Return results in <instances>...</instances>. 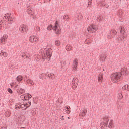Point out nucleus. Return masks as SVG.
I'll return each mask as SVG.
<instances>
[{
  "label": "nucleus",
  "mask_w": 129,
  "mask_h": 129,
  "mask_svg": "<svg viewBox=\"0 0 129 129\" xmlns=\"http://www.w3.org/2000/svg\"><path fill=\"white\" fill-rule=\"evenodd\" d=\"M1 129H4V127H1Z\"/></svg>",
  "instance_id": "nucleus-56"
},
{
  "label": "nucleus",
  "mask_w": 129,
  "mask_h": 129,
  "mask_svg": "<svg viewBox=\"0 0 129 129\" xmlns=\"http://www.w3.org/2000/svg\"><path fill=\"white\" fill-rule=\"evenodd\" d=\"M22 27H23V29H25V32H27V31H28V26H26L23 24L22 25Z\"/></svg>",
  "instance_id": "nucleus-31"
},
{
  "label": "nucleus",
  "mask_w": 129,
  "mask_h": 129,
  "mask_svg": "<svg viewBox=\"0 0 129 129\" xmlns=\"http://www.w3.org/2000/svg\"><path fill=\"white\" fill-rule=\"evenodd\" d=\"M47 30L48 31H51V30H53V25L50 24L47 27Z\"/></svg>",
  "instance_id": "nucleus-23"
},
{
  "label": "nucleus",
  "mask_w": 129,
  "mask_h": 129,
  "mask_svg": "<svg viewBox=\"0 0 129 129\" xmlns=\"http://www.w3.org/2000/svg\"><path fill=\"white\" fill-rule=\"evenodd\" d=\"M122 73L116 72L111 75V80L113 83H117L118 81L122 79Z\"/></svg>",
  "instance_id": "nucleus-1"
},
{
  "label": "nucleus",
  "mask_w": 129,
  "mask_h": 129,
  "mask_svg": "<svg viewBox=\"0 0 129 129\" xmlns=\"http://www.w3.org/2000/svg\"><path fill=\"white\" fill-rule=\"evenodd\" d=\"M98 22H99L100 23V22H102V18H99V17L98 18Z\"/></svg>",
  "instance_id": "nucleus-45"
},
{
  "label": "nucleus",
  "mask_w": 129,
  "mask_h": 129,
  "mask_svg": "<svg viewBox=\"0 0 129 129\" xmlns=\"http://www.w3.org/2000/svg\"><path fill=\"white\" fill-rule=\"evenodd\" d=\"M122 89H123V90H128V91H129V85L128 84L125 85L123 87H122Z\"/></svg>",
  "instance_id": "nucleus-20"
},
{
  "label": "nucleus",
  "mask_w": 129,
  "mask_h": 129,
  "mask_svg": "<svg viewBox=\"0 0 129 129\" xmlns=\"http://www.w3.org/2000/svg\"><path fill=\"white\" fill-rule=\"evenodd\" d=\"M15 109H20L21 108V103H16L15 106Z\"/></svg>",
  "instance_id": "nucleus-19"
},
{
  "label": "nucleus",
  "mask_w": 129,
  "mask_h": 129,
  "mask_svg": "<svg viewBox=\"0 0 129 129\" xmlns=\"http://www.w3.org/2000/svg\"><path fill=\"white\" fill-rule=\"evenodd\" d=\"M23 95H24L25 99H31V98H32V95L29 93L25 94Z\"/></svg>",
  "instance_id": "nucleus-12"
},
{
  "label": "nucleus",
  "mask_w": 129,
  "mask_h": 129,
  "mask_svg": "<svg viewBox=\"0 0 129 129\" xmlns=\"http://www.w3.org/2000/svg\"><path fill=\"white\" fill-rule=\"evenodd\" d=\"M23 101H24L25 104L26 105V107L24 108V110H26L28 107H30V106H31L32 103L30 101V99H25Z\"/></svg>",
  "instance_id": "nucleus-6"
},
{
  "label": "nucleus",
  "mask_w": 129,
  "mask_h": 129,
  "mask_svg": "<svg viewBox=\"0 0 129 129\" xmlns=\"http://www.w3.org/2000/svg\"><path fill=\"white\" fill-rule=\"evenodd\" d=\"M42 59H43V60H43V62H44V61H45V60H47V61H48V57H45V56H43V57H42Z\"/></svg>",
  "instance_id": "nucleus-43"
},
{
  "label": "nucleus",
  "mask_w": 129,
  "mask_h": 129,
  "mask_svg": "<svg viewBox=\"0 0 129 129\" xmlns=\"http://www.w3.org/2000/svg\"><path fill=\"white\" fill-rule=\"evenodd\" d=\"M68 119H70V118L69 117H68Z\"/></svg>",
  "instance_id": "nucleus-57"
},
{
  "label": "nucleus",
  "mask_w": 129,
  "mask_h": 129,
  "mask_svg": "<svg viewBox=\"0 0 129 129\" xmlns=\"http://www.w3.org/2000/svg\"><path fill=\"white\" fill-rule=\"evenodd\" d=\"M61 120H65V118H64V116H62Z\"/></svg>",
  "instance_id": "nucleus-51"
},
{
  "label": "nucleus",
  "mask_w": 129,
  "mask_h": 129,
  "mask_svg": "<svg viewBox=\"0 0 129 129\" xmlns=\"http://www.w3.org/2000/svg\"><path fill=\"white\" fill-rule=\"evenodd\" d=\"M25 92V89H22L21 90V91H20V94H23V93H24Z\"/></svg>",
  "instance_id": "nucleus-44"
},
{
  "label": "nucleus",
  "mask_w": 129,
  "mask_h": 129,
  "mask_svg": "<svg viewBox=\"0 0 129 129\" xmlns=\"http://www.w3.org/2000/svg\"><path fill=\"white\" fill-rule=\"evenodd\" d=\"M52 30L55 32L56 35H61V29H59V22L56 20L54 26L52 27Z\"/></svg>",
  "instance_id": "nucleus-2"
},
{
  "label": "nucleus",
  "mask_w": 129,
  "mask_h": 129,
  "mask_svg": "<svg viewBox=\"0 0 129 129\" xmlns=\"http://www.w3.org/2000/svg\"><path fill=\"white\" fill-rule=\"evenodd\" d=\"M123 73L124 74H125V75H126L127 76L129 75V72L127 70H124Z\"/></svg>",
  "instance_id": "nucleus-33"
},
{
  "label": "nucleus",
  "mask_w": 129,
  "mask_h": 129,
  "mask_svg": "<svg viewBox=\"0 0 129 129\" xmlns=\"http://www.w3.org/2000/svg\"><path fill=\"white\" fill-rule=\"evenodd\" d=\"M7 19H8V22H10L11 20L12 19V18H11L10 17L7 16Z\"/></svg>",
  "instance_id": "nucleus-46"
},
{
  "label": "nucleus",
  "mask_w": 129,
  "mask_h": 129,
  "mask_svg": "<svg viewBox=\"0 0 129 129\" xmlns=\"http://www.w3.org/2000/svg\"><path fill=\"white\" fill-rule=\"evenodd\" d=\"M16 91H17V92H18V93L20 92V93H21V91L19 89H17Z\"/></svg>",
  "instance_id": "nucleus-49"
},
{
  "label": "nucleus",
  "mask_w": 129,
  "mask_h": 129,
  "mask_svg": "<svg viewBox=\"0 0 129 129\" xmlns=\"http://www.w3.org/2000/svg\"><path fill=\"white\" fill-rule=\"evenodd\" d=\"M15 87L16 88H19V90L21 91L23 89L22 88H20V85H16V86H15Z\"/></svg>",
  "instance_id": "nucleus-41"
},
{
  "label": "nucleus",
  "mask_w": 129,
  "mask_h": 129,
  "mask_svg": "<svg viewBox=\"0 0 129 129\" xmlns=\"http://www.w3.org/2000/svg\"><path fill=\"white\" fill-rule=\"evenodd\" d=\"M87 31L90 33H93V32H96V31H97V27H96V25H91L88 26Z\"/></svg>",
  "instance_id": "nucleus-4"
},
{
  "label": "nucleus",
  "mask_w": 129,
  "mask_h": 129,
  "mask_svg": "<svg viewBox=\"0 0 129 129\" xmlns=\"http://www.w3.org/2000/svg\"><path fill=\"white\" fill-rule=\"evenodd\" d=\"M28 55H27V54H26V55H25V58H26V59H28Z\"/></svg>",
  "instance_id": "nucleus-52"
},
{
  "label": "nucleus",
  "mask_w": 129,
  "mask_h": 129,
  "mask_svg": "<svg viewBox=\"0 0 129 129\" xmlns=\"http://www.w3.org/2000/svg\"><path fill=\"white\" fill-rule=\"evenodd\" d=\"M98 80L99 82H102L103 80V74L102 73L99 74L98 77Z\"/></svg>",
  "instance_id": "nucleus-11"
},
{
  "label": "nucleus",
  "mask_w": 129,
  "mask_h": 129,
  "mask_svg": "<svg viewBox=\"0 0 129 129\" xmlns=\"http://www.w3.org/2000/svg\"><path fill=\"white\" fill-rule=\"evenodd\" d=\"M35 36H30L29 38V41L31 43H34L35 40Z\"/></svg>",
  "instance_id": "nucleus-22"
},
{
  "label": "nucleus",
  "mask_w": 129,
  "mask_h": 129,
  "mask_svg": "<svg viewBox=\"0 0 129 129\" xmlns=\"http://www.w3.org/2000/svg\"><path fill=\"white\" fill-rule=\"evenodd\" d=\"M20 98L21 99V100H23V101H24V100H25L26 99L25 98V96H24V95H22L20 96Z\"/></svg>",
  "instance_id": "nucleus-38"
},
{
  "label": "nucleus",
  "mask_w": 129,
  "mask_h": 129,
  "mask_svg": "<svg viewBox=\"0 0 129 129\" xmlns=\"http://www.w3.org/2000/svg\"><path fill=\"white\" fill-rule=\"evenodd\" d=\"M17 35H18V36H20V33H17Z\"/></svg>",
  "instance_id": "nucleus-55"
},
{
  "label": "nucleus",
  "mask_w": 129,
  "mask_h": 129,
  "mask_svg": "<svg viewBox=\"0 0 129 129\" xmlns=\"http://www.w3.org/2000/svg\"><path fill=\"white\" fill-rule=\"evenodd\" d=\"M3 129H7V127H5Z\"/></svg>",
  "instance_id": "nucleus-58"
},
{
  "label": "nucleus",
  "mask_w": 129,
  "mask_h": 129,
  "mask_svg": "<svg viewBox=\"0 0 129 129\" xmlns=\"http://www.w3.org/2000/svg\"><path fill=\"white\" fill-rule=\"evenodd\" d=\"M120 34H122V35H124V33H125V29L124 27L120 26Z\"/></svg>",
  "instance_id": "nucleus-14"
},
{
  "label": "nucleus",
  "mask_w": 129,
  "mask_h": 129,
  "mask_svg": "<svg viewBox=\"0 0 129 129\" xmlns=\"http://www.w3.org/2000/svg\"><path fill=\"white\" fill-rule=\"evenodd\" d=\"M26 82L30 86H31V85H34V82H33V80H32L31 79H28V80H26Z\"/></svg>",
  "instance_id": "nucleus-16"
},
{
  "label": "nucleus",
  "mask_w": 129,
  "mask_h": 129,
  "mask_svg": "<svg viewBox=\"0 0 129 129\" xmlns=\"http://www.w3.org/2000/svg\"><path fill=\"white\" fill-rule=\"evenodd\" d=\"M16 80L18 82L22 81L23 80V76L19 75L16 77Z\"/></svg>",
  "instance_id": "nucleus-18"
},
{
  "label": "nucleus",
  "mask_w": 129,
  "mask_h": 129,
  "mask_svg": "<svg viewBox=\"0 0 129 129\" xmlns=\"http://www.w3.org/2000/svg\"><path fill=\"white\" fill-rule=\"evenodd\" d=\"M66 49L67 51H71V46H67L66 47Z\"/></svg>",
  "instance_id": "nucleus-35"
},
{
  "label": "nucleus",
  "mask_w": 129,
  "mask_h": 129,
  "mask_svg": "<svg viewBox=\"0 0 129 129\" xmlns=\"http://www.w3.org/2000/svg\"><path fill=\"white\" fill-rule=\"evenodd\" d=\"M30 6H29L28 7V9L27 10V12L28 13V14H30L31 12H32L31 8L30 7Z\"/></svg>",
  "instance_id": "nucleus-30"
},
{
  "label": "nucleus",
  "mask_w": 129,
  "mask_h": 129,
  "mask_svg": "<svg viewBox=\"0 0 129 129\" xmlns=\"http://www.w3.org/2000/svg\"><path fill=\"white\" fill-rule=\"evenodd\" d=\"M47 75H48V77L51 79L53 78V77H54V74L49 72H48V75H45V76H47Z\"/></svg>",
  "instance_id": "nucleus-21"
},
{
  "label": "nucleus",
  "mask_w": 129,
  "mask_h": 129,
  "mask_svg": "<svg viewBox=\"0 0 129 129\" xmlns=\"http://www.w3.org/2000/svg\"><path fill=\"white\" fill-rule=\"evenodd\" d=\"M67 62H68V61L65 60V61H61V63L62 65H63V66H65L66 65H67Z\"/></svg>",
  "instance_id": "nucleus-34"
},
{
  "label": "nucleus",
  "mask_w": 129,
  "mask_h": 129,
  "mask_svg": "<svg viewBox=\"0 0 129 129\" xmlns=\"http://www.w3.org/2000/svg\"><path fill=\"white\" fill-rule=\"evenodd\" d=\"M103 122H101V124H103V125H104V126L107 127L108 125V122L109 121V117L105 116L103 117Z\"/></svg>",
  "instance_id": "nucleus-5"
},
{
  "label": "nucleus",
  "mask_w": 129,
  "mask_h": 129,
  "mask_svg": "<svg viewBox=\"0 0 129 129\" xmlns=\"http://www.w3.org/2000/svg\"><path fill=\"white\" fill-rule=\"evenodd\" d=\"M3 51H1V54H2V56H4V57H6L8 56V53L6 52H3Z\"/></svg>",
  "instance_id": "nucleus-29"
},
{
  "label": "nucleus",
  "mask_w": 129,
  "mask_h": 129,
  "mask_svg": "<svg viewBox=\"0 0 129 129\" xmlns=\"http://www.w3.org/2000/svg\"><path fill=\"white\" fill-rule=\"evenodd\" d=\"M0 41L1 43H3V42H4V43H6V42H7V38L5 37H2L0 39Z\"/></svg>",
  "instance_id": "nucleus-24"
},
{
  "label": "nucleus",
  "mask_w": 129,
  "mask_h": 129,
  "mask_svg": "<svg viewBox=\"0 0 129 129\" xmlns=\"http://www.w3.org/2000/svg\"><path fill=\"white\" fill-rule=\"evenodd\" d=\"M101 5H102V6L106 7V8H108V7H109V6L108 5V4H105L103 5V3H101Z\"/></svg>",
  "instance_id": "nucleus-40"
},
{
  "label": "nucleus",
  "mask_w": 129,
  "mask_h": 129,
  "mask_svg": "<svg viewBox=\"0 0 129 129\" xmlns=\"http://www.w3.org/2000/svg\"><path fill=\"white\" fill-rule=\"evenodd\" d=\"M73 65V70L76 71L77 70V67H78V60L77 59L74 60Z\"/></svg>",
  "instance_id": "nucleus-7"
},
{
  "label": "nucleus",
  "mask_w": 129,
  "mask_h": 129,
  "mask_svg": "<svg viewBox=\"0 0 129 129\" xmlns=\"http://www.w3.org/2000/svg\"><path fill=\"white\" fill-rule=\"evenodd\" d=\"M26 107H27V105H26V104H20V108H26Z\"/></svg>",
  "instance_id": "nucleus-32"
},
{
  "label": "nucleus",
  "mask_w": 129,
  "mask_h": 129,
  "mask_svg": "<svg viewBox=\"0 0 129 129\" xmlns=\"http://www.w3.org/2000/svg\"><path fill=\"white\" fill-rule=\"evenodd\" d=\"M22 58L26 57V53H24L22 55Z\"/></svg>",
  "instance_id": "nucleus-47"
},
{
  "label": "nucleus",
  "mask_w": 129,
  "mask_h": 129,
  "mask_svg": "<svg viewBox=\"0 0 129 129\" xmlns=\"http://www.w3.org/2000/svg\"><path fill=\"white\" fill-rule=\"evenodd\" d=\"M53 51L51 48H48L47 50H44L43 51V54H44V57H48V61L51 60V57H52Z\"/></svg>",
  "instance_id": "nucleus-3"
},
{
  "label": "nucleus",
  "mask_w": 129,
  "mask_h": 129,
  "mask_svg": "<svg viewBox=\"0 0 129 129\" xmlns=\"http://www.w3.org/2000/svg\"><path fill=\"white\" fill-rule=\"evenodd\" d=\"M7 91H8L9 92V93H10V94H13V90H11V88H8L7 90Z\"/></svg>",
  "instance_id": "nucleus-37"
},
{
  "label": "nucleus",
  "mask_w": 129,
  "mask_h": 129,
  "mask_svg": "<svg viewBox=\"0 0 129 129\" xmlns=\"http://www.w3.org/2000/svg\"><path fill=\"white\" fill-rule=\"evenodd\" d=\"M25 32V29L23 28V32Z\"/></svg>",
  "instance_id": "nucleus-54"
},
{
  "label": "nucleus",
  "mask_w": 129,
  "mask_h": 129,
  "mask_svg": "<svg viewBox=\"0 0 129 129\" xmlns=\"http://www.w3.org/2000/svg\"><path fill=\"white\" fill-rule=\"evenodd\" d=\"M5 116L9 117V116H10V114H9V111H6L5 113Z\"/></svg>",
  "instance_id": "nucleus-39"
},
{
  "label": "nucleus",
  "mask_w": 129,
  "mask_h": 129,
  "mask_svg": "<svg viewBox=\"0 0 129 129\" xmlns=\"http://www.w3.org/2000/svg\"><path fill=\"white\" fill-rule=\"evenodd\" d=\"M21 128H24V127H22Z\"/></svg>",
  "instance_id": "nucleus-60"
},
{
  "label": "nucleus",
  "mask_w": 129,
  "mask_h": 129,
  "mask_svg": "<svg viewBox=\"0 0 129 129\" xmlns=\"http://www.w3.org/2000/svg\"><path fill=\"white\" fill-rule=\"evenodd\" d=\"M0 23H2V24H3V21H0Z\"/></svg>",
  "instance_id": "nucleus-53"
},
{
  "label": "nucleus",
  "mask_w": 129,
  "mask_h": 129,
  "mask_svg": "<svg viewBox=\"0 0 129 129\" xmlns=\"http://www.w3.org/2000/svg\"><path fill=\"white\" fill-rule=\"evenodd\" d=\"M117 34V32H116V30H111L110 31V35H109L110 39L112 38V36H115Z\"/></svg>",
  "instance_id": "nucleus-10"
},
{
  "label": "nucleus",
  "mask_w": 129,
  "mask_h": 129,
  "mask_svg": "<svg viewBox=\"0 0 129 129\" xmlns=\"http://www.w3.org/2000/svg\"><path fill=\"white\" fill-rule=\"evenodd\" d=\"M55 45L56 46H60V45H61V42H60V41H59V40H56L55 42Z\"/></svg>",
  "instance_id": "nucleus-25"
},
{
  "label": "nucleus",
  "mask_w": 129,
  "mask_h": 129,
  "mask_svg": "<svg viewBox=\"0 0 129 129\" xmlns=\"http://www.w3.org/2000/svg\"><path fill=\"white\" fill-rule=\"evenodd\" d=\"M99 58L100 61H102V62H105V59H106V58L105 57H104V55H101V56H99Z\"/></svg>",
  "instance_id": "nucleus-17"
},
{
  "label": "nucleus",
  "mask_w": 129,
  "mask_h": 129,
  "mask_svg": "<svg viewBox=\"0 0 129 129\" xmlns=\"http://www.w3.org/2000/svg\"><path fill=\"white\" fill-rule=\"evenodd\" d=\"M63 19L65 20L67 22H68V21H69V16H68V15H64L63 16Z\"/></svg>",
  "instance_id": "nucleus-27"
},
{
  "label": "nucleus",
  "mask_w": 129,
  "mask_h": 129,
  "mask_svg": "<svg viewBox=\"0 0 129 129\" xmlns=\"http://www.w3.org/2000/svg\"><path fill=\"white\" fill-rule=\"evenodd\" d=\"M70 107L69 106H65V110L66 111V113H68V114H69L70 113Z\"/></svg>",
  "instance_id": "nucleus-15"
},
{
  "label": "nucleus",
  "mask_w": 129,
  "mask_h": 129,
  "mask_svg": "<svg viewBox=\"0 0 129 129\" xmlns=\"http://www.w3.org/2000/svg\"><path fill=\"white\" fill-rule=\"evenodd\" d=\"M86 113H87V109L86 108H83L81 112L80 113L79 115L82 116L83 117L84 116L86 115Z\"/></svg>",
  "instance_id": "nucleus-8"
},
{
  "label": "nucleus",
  "mask_w": 129,
  "mask_h": 129,
  "mask_svg": "<svg viewBox=\"0 0 129 129\" xmlns=\"http://www.w3.org/2000/svg\"><path fill=\"white\" fill-rule=\"evenodd\" d=\"M109 128H113V127H114V124H113V121L112 120H111L110 121V122L108 125Z\"/></svg>",
  "instance_id": "nucleus-13"
},
{
  "label": "nucleus",
  "mask_w": 129,
  "mask_h": 129,
  "mask_svg": "<svg viewBox=\"0 0 129 129\" xmlns=\"http://www.w3.org/2000/svg\"><path fill=\"white\" fill-rule=\"evenodd\" d=\"M13 23V18H11V19H10V23L12 24Z\"/></svg>",
  "instance_id": "nucleus-48"
},
{
  "label": "nucleus",
  "mask_w": 129,
  "mask_h": 129,
  "mask_svg": "<svg viewBox=\"0 0 129 129\" xmlns=\"http://www.w3.org/2000/svg\"><path fill=\"white\" fill-rule=\"evenodd\" d=\"M118 99H121L122 98H123V96H122V94L121 93H119L118 94Z\"/></svg>",
  "instance_id": "nucleus-26"
},
{
  "label": "nucleus",
  "mask_w": 129,
  "mask_h": 129,
  "mask_svg": "<svg viewBox=\"0 0 129 129\" xmlns=\"http://www.w3.org/2000/svg\"><path fill=\"white\" fill-rule=\"evenodd\" d=\"M19 31L21 32V33H24V27H23V25L20 27Z\"/></svg>",
  "instance_id": "nucleus-28"
},
{
  "label": "nucleus",
  "mask_w": 129,
  "mask_h": 129,
  "mask_svg": "<svg viewBox=\"0 0 129 129\" xmlns=\"http://www.w3.org/2000/svg\"><path fill=\"white\" fill-rule=\"evenodd\" d=\"M103 125H103V124H101V128H102V129H104V128L103 127Z\"/></svg>",
  "instance_id": "nucleus-50"
},
{
  "label": "nucleus",
  "mask_w": 129,
  "mask_h": 129,
  "mask_svg": "<svg viewBox=\"0 0 129 129\" xmlns=\"http://www.w3.org/2000/svg\"><path fill=\"white\" fill-rule=\"evenodd\" d=\"M85 42L86 44L87 43V42H86V40Z\"/></svg>",
  "instance_id": "nucleus-59"
},
{
  "label": "nucleus",
  "mask_w": 129,
  "mask_h": 129,
  "mask_svg": "<svg viewBox=\"0 0 129 129\" xmlns=\"http://www.w3.org/2000/svg\"><path fill=\"white\" fill-rule=\"evenodd\" d=\"M92 3V0H88V6L91 5Z\"/></svg>",
  "instance_id": "nucleus-42"
},
{
  "label": "nucleus",
  "mask_w": 129,
  "mask_h": 129,
  "mask_svg": "<svg viewBox=\"0 0 129 129\" xmlns=\"http://www.w3.org/2000/svg\"><path fill=\"white\" fill-rule=\"evenodd\" d=\"M34 42H39V37L34 36Z\"/></svg>",
  "instance_id": "nucleus-36"
},
{
  "label": "nucleus",
  "mask_w": 129,
  "mask_h": 129,
  "mask_svg": "<svg viewBox=\"0 0 129 129\" xmlns=\"http://www.w3.org/2000/svg\"><path fill=\"white\" fill-rule=\"evenodd\" d=\"M79 82V80L78 79H76L74 81H72V84L75 86V88L77 87V85H78V83Z\"/></svg>",
  "instance_id": "nucleus-9"
}]
</instances>
